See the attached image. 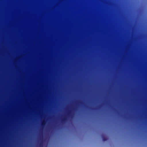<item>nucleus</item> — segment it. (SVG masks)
Segmentation results:
<instances>
[{"mask_svg": "<svg viewBox=\"0 0 147 147\" xmlns=\"http://www.w3.org/2000/svg\"><path fill=\"white\" fill-rule=\"evenodd\" d=\"M136 25L134 24L132 26V33L133 35H135V32L136 30Z\"/></svg>", "mask_w": 147, "mask_h": 147, "instance_id": "f03ea898", "label": "nucleus"}, {"mask_svg": "<svg viewBox=\"0 0 147 147\" xmlns=\"http://www.w3.org/2000/svg\"><path fill=\"white\" fill-rule=\"evenodd\" d=\"M46 122L45 120H43L41 122V125L43 127L45 126V124Z\"/></svg>", "mask_w": 147, "mask_h": 147, "instance_id": "39448f33", "label": "nucleus"}, {"mask_svg": "<svg viewBox=\"0 0 147 147\" xmlns=\"http://www.w3.org/2000/svg\"><path fill=\"white\" fill-rule=\"evenodd\" d=\"M127 2L126 20V102H129V7Z\"/></svg>", "mask_w": 147, "mask_h": 147, "instance_id": "f257e3e1", "label": "nucleus"}, {"mask_svg": "<svg viewBox=\"0 0 147 147\" xmlns=\"http://www.w3.org/2000/svg\"><path fill=\"white\" fill-rule=\"evenodd\" d=\"M70 113H71V111H69L68 113V115H69L70 114Z\"/></svg>", "mask_w": 147, "mask_h": 147, "instance_id": "0eeeda50", "label": "nucleus"}, {"mask_svg": "<svg viewBox=\"0 0 147 147\" xmlns=\"http://www.w3.org/2000/svg\"><path fill=\"white\" fill-rule=\"evenodd\" d=\"M129 62H130V12H129Z\"/></svg>", "mask_w": 147, "mask_h": 147, "instance_id": "7ed1b4c3", "label": "nucleus"}, {"mask_svg": "<svg viewBox=\"0 0 147 147\" xmlns=\"http://www.w3.org/2000/svg\"><path fill=\"white\" fill-rule=\"evenodd\" d=\"M67 120V118L66 117H63L61 119V122L62 123L65 122Z\"/></svg>", "mask_w": 147, "mask_h": 147, "instance_id": "20e7f679", "label": "nucleus"}, {"mask_svg": "<svg viewBox=\"0 0 147 147\" xmlns=\"http://www.w3.org/2000/svg\"><path fill=\"white\" fill-rule=\"evenodd\" d=\"M102 140L103 141H106L107 140V138H105L104 136H102Z\"/></svg>", "mask_w": 147, "mask_h": 147, "instance_id": "423d86ee", "label": "nucleus"}]
</instances>
